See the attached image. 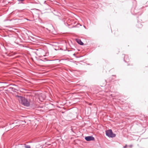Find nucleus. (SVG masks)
Wrapping results in <instances>:
<instances>
[{
    "label": "nucleus",
    "instance_id": "nucleus-5",
    "mask_svg": "<svg viewBox=\"0 0 148 148\" xmlns=\"http://www.w3.org/2000/svg\"><path fill=\"white\" fill-rule=\"evenodd\" d=\"M77 42L80 45H83V43L81 41V40L79 39H76Z\"/></svg>",
    "mask_w": 148,
    "mask_h": 148
},
{
    "label": "nucleus",
    "instance_id": "nucleus-2",
    "mask_svg": "<svg viewBox=\"0 0 148 148\" xmlns=\"http://www.w3.org/2000/svg\"><path fill=\"white\" fill-rule=\"evenodd\" d=\"M106 135L109 137L113 138L116 136V134L113 133L112 130H109L106 132Z\"/></svg>",
    "mask_w": 148,
    "mask_h": 148
},
{
    "label": "nucleus",
    "instance_id": "nucleus-7",
    "mask_svg": "<svg viewBox=\"0 0 148 148\" xmlns=\"http://www.w3.org/2000/svg\"><path fill=\"white\" fill-rule=\"evenodd\" d=\"M18 1H24V0H18Z\"/></svg>",
    "mask_w": 148,
    "mask_h": 148
},
{
    "label": "nucleus",
    "instance_id": "nucleus-4",
    "mask_svg": "<svg viewBox=\"0 0 148 148\" xmlns=\"http://www.w3.org/2000/svg\"><path fill=\"white\" fill-rule=\"evenodd\" d=\"M45 98L46 96L44 94H41L40 95L39 97V99L40 101H42L45 99Z\"/></svg>",
    "mask_w": 148,
    "mask_h": 148
},
{
    "label": "nucleus",
    "instance_id": "nucleus-3",
    "mask_svg": "<svg viewBox=\"0 0 148 148\" xmlns=\"http://www.w3.org/2000/svg\"><path fill=\"white\" fill-rule=\"evenodd\" d=\"M85 139L87 141H90L91 140H94V138L92 136H88L85 137Z\"/></svg>",
    "mask_w": 148,
    "mask_h": 148
},
{
    "label": "nucleus",
    "instance_id": "nucleus-6",
    "mask_svg": "<svg viewBox=\"0 0 148 148\" xmlns=\"http://www.w3.org/2000/svg\"><path fill=\"white\" fill-rule=\"evenodd\" d=\"M25 148H31L30 146L29 145H26L25 146Z\"/></svg>",
    "mask_w": 148,
    "mask_h": 148
},
{
    "label": "nucleus",
    "instance_id": "nucleus-8",
    "mask_svg": "<svg viewBox=\"0 0 148 148\" xmlns=\"http://www.w3.org/2000/svg\"><path fill=\"white\" fill-rule=\"evenodd\" d=\"M105 82V84H106V82Z\"/></svg>",
    "mask_w": 148,
    "mask_h": 148
},
{
    "label": "nucleus",
    "instance_id": "nucleus-1",
    "mask_svg": "<svg viewBox=\"0 0 148 148\" xmlns=\"http://www.w3.org/2000/svg\"><path fill=\"white\" fill-rule=\"evenodd\" d=\"M16 97L19 102L22 104L26 106H28L30 105L29 100L26 99L25 97L18 95H16Z\"/></svg>",
    "mask_w": 148,
    "mask_h": 148
}]
</instances>
